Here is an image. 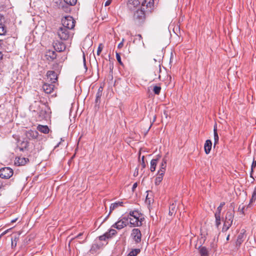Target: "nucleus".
<instances>
[{
  "label": "nucleus",
  "mask_w": 256,
  "mask_h": 256,
  "mask_svg": "<svg viewBox=\"0 0 256 256\" xmlns=\"http://www.w3.org/2000/svg\"><path fill=\"white\" fill-rule=\"evenodd\" d=\"M234 210H228L227 212L226 215L225 220L222 229V232H224L227 231L231 226L234 220Z\"/></svg>",
  "instance_id": "obj_1"
},
{
  "label": "nucleus",
  "mask_w": 256,
  "mask_h": 256,
  "mask_svg": "<svg viewBox=\"0 0 256 256\" xmlns=\"http://www.w3.org/2000/svg\"><path fill=\"white\" fill-rule=\"evenodd\" d=\"M146 19V14L144 8L136 10L134 14V20L136 24H140L144 22Z\"/></svg>",
  "instance_id": "obj_2"
},
{
  "label": "nucleus",
  "mask_w": 256,
  "mask_h": 256,
  "mask_svg": "<svg viewBox=\"0 0 256 256\" xmlns=\"http://www.w3.org/2000/svg\"><path fill=\"white\" fill-rule=\"evenodd\" d=\"M62 24L63 27L72 30L75 26V20L72 16H65L64 18L62 19Z\"/></svg>",
  "instance_id": "obj_3"
},
{
  "label": "nucleus",
  "mask_w": 256,
  "mask_h": 256,
  "mask_svg": "<svg viewBox=\"0 0 256 256\" xmlns=\"http://www.w3.org/2000/svg\"><path fill=\"white\" fill-rule=\"evenodd\" d=\"M57 33L58 37L62 40H67L71 36L69 30L63 26L58 28Z\"/></svg>",
  "instance_id": "obj_4"
},
{
  "label": "nucleus",
  "mask_w": 256,
  "mask_h": 256,
  "mask_svg": "<svg viewBox=\"0 0 256 256\" xmlns=\"http://www.w3.org/2000/svg\"><path fill=\"white\" fill-rule=\"evenodd\" d=\"M13 170L9 167H4L0 169V177L8 179L13 175Z\"/></svg>",
  "instance_id": "obj_5"
},
{
  "label": "nucleus",
  "mask_w": 256,
  "mask_h": 256,
  "mask_svg": "<svg viewBox=\"0 0 256 256\" xmlns=\"http://www.w3.org/2000/svg\"><path fill=\"white\" fill-rule=\"evenodd\" d=\"M60 68L56 70V72L54 70H48L46 73V76L48 80L52 84L56 82L58 80V72L59 71Z\"/></svg>",
  "instance_id": "obj_6"
},
{
  "label": "nucleus",
  "mask_w": 256,
  "mask_h": 256,
  "mask_svg": "<svg viewBox=\"0 0 256 256\" xmlns=\"http://www.w3.org/2000/svg\"><path fill=\"white\" fill-rule=\"evenodd\" d=\"M128 220V218L124 217L122 219L118 220L117 222L112 224V228H116L118 230H121L127 226Z\"/></svg>",
  "instance_id": "obj_7"
},
{
  "label": "nucleus",
  "mask_w": 256,
  "mask_h": 256,
  "mask_svg": "<svg viewBox=\"0 0 256 256\" xmlns=\"http://www.w3.org/2000/svg\"><path fill=\"white\" fill-rule=\"evenodd\" d=\"M132 236L135 241L136 243L138 244L140 242L142 238V234L140 230L138 228H134L132 230Z\"/></svg>",
  "instance_id": "obj_8"
},
{
  "label": "nucleus",
  "mask_w": 256,
  "mask_h": 256,
  "mask_svg": "<svg viewBox=\"0 0 256 256\" xmlns=\"http://www.w3.org/2000/svg\"><path fill=\"white\" fill-rule=\"evenodd\" d=\"M123 206V202H116L112 204L110 208V212L108 214V215L104 218V220H103V222H105L108 218L109 216L110 215V213L115 209L118 208L120 206Z\"/></svg>",
  "instance_id": "obj_9"
},
{
  "label": "nucleus",
  "mask_w": 256,
  "mask_h": 256,
  "mask_svg": "<svg viewBox=\"0 0 256 256\" xmlns=\"http://www.w3.org/2000/svg\"><path fill=\"white\" fill-rule=\"evenodd\" d=\"M168 160V154H166L162 159V161L160 166V168L158 171V172H162L164 174L165 173Z\"/></svg>",
  "instance_id": "obj_10"
},
{
  "label": "nucleus",
  "mask_w": 256,
  "mask_h": 256,
  "mask_svg": "<svg viewBox=\"0 0 256 256\" xmlns=\"http://www.w3.org/2000/svg\"><path fill=\"white\" fill-rule=\"evenodd\" d=\"M130 216L132 218L136 220H140L142 222L144 218L142 217V215L139 213L137 210L131 211L130 212Z\"/></svg>",
  "instance_id": "obj_11"
},
{
  "label": "nucleus",
  "mask_w": 256,
  "mask_h": 256,
  "mask_svg": "<svg viewBox=\"0 0 256 256\" xmlns=\"http://www.w3.org/2000/svg\"><path fill=\"white\" fill-rule=\"evenodd\" d=\"M140 4V2L138 0H128L127 5L128 8L130 10H134Z\"/></svg>",
  "instance_id": "obj_12"
},
{
  "label": "nucleus",
  "mask_w": 256,
  "mask_h": 256,
  "mask_svg": "<svg viewBox=\"0 0 256 256\" xmlns=\"http://www.w3.org/2000/svg\"><path fill=\"white\" fill-rule=\"evenodd\" d=\"M26 137L29 140L35 139L38 136V132L36 130H28L26 132Z\"/></svg>",
  "instance_id": "obj_13"
},
{
  "label": "nucleus",
  "mask_w": 256,
  "mask_h": 256,
  "mask_svg": "<svg viewBox=\"0 0 256 256\" xmlns=\"http://www.w3.org/2000/svg\"><path fill=\"white\" fill-rule=\"evenodd\" d=\"M54 86L52 84H44L42 86L44 91L46 94H51L54 90Z\"/></svg>",
  "instance_id": "obj_14"
},
{
  "label": "nucleus",
  "mask_w": 256,
  "mask_h": 256,
  "mask_svg": "<svg viewBox=\"0 0 256 256\" xmlns=\"http://www.w3.org/2000/svg\"><path fill=\"white\" fill-rule=\"evenodd\" d=\"M28 162V159L25 158H16L14 160V164L17 166H24Z\"/></svg>",
  "instance_id": "obj_15"
},
{
  "label": "nucleus",
  "mask_w": 256,
  "mask_h": 256,
  "mask_svg": "<svg viewBox=\"0 0 256 256\" xmlns=\"http://www.w3.org/2000/svg\"><path fill=\"white\" fill-rule=\"evenodd\" d=\"M54 48L57 52H61L64 51L66 47L63 42H58L54 44Z\"/></svg>",
  "instance_id": "obj_16"
},
{
  "label": "nucleus",
  "mask_w": 256,
  "mask_h": 256,
  "mask_svg": "<svg viewBox=\"0 0 256 256\" xmlns=\"http://www.w3.org/2000/svg\"><path fill=\"white\" fill-rule=\"evenodd\" d=\"M142 6H146L148 8V10L151 11L154 6V0H145L144 2H142Z\"/></svg>",
  "instance_id": "obj_17"
},
{
  "label": "nucleus",
  "mask_w": 256,
  "mask_h": 256,
  "mask_svg": "<svg viewBox=\"0 0 256 256\" xmlns=\"http://www.w3.org/2000/svg\"><path fill=\"white\" fill-rule=\"evenodd\" d=\"M103 88L100 86L96 92L95 103L96 106H98L100 102V98L102 96Z\"/></svg>",
  "instance_id": "obj_18"
},
{
  "label": "nucleus",
  "mask_w": 256,
  "mask_h": 256,
  "mask_svg": "<svg viewBox=\"0 0 256 256\" xmlns=\"http://www.w3.org/2000/svg\"><path fill=\"white\" fill-rule=\"evenodd\" d=\"M245 235V231L244 232H241L238 236L237 240L236 241V246H240L242 243L244 242Z\"/></svg>",
  "instance_id": "obj_19"
},
{
  "label": "nucleus",
  "mask_w": 256,
  "mask_h": 256,
  "mask_svg": "<svg viewBox=\"0 0 256 256\" xmlns=\"http://www.w3.org/2000/svg\"><path fill=\"white\" fill-rule=\"evenodd\" d=\"M212 146V141L210 140H208L206 141L204 145V152L206 154H210Z\"/></svg>",
  "instance_id": "obj_20"
},
{
  "label": "nucleus",
  "mask_w": 256,
  "mask_h": 256,
  "mask_svg": "<svg viewBox=\"0 0 256 256\" xmlns=\"http://www.w3.org/2000/svg\"><path fill=\"white\" fill-rule=\"evenodd\" d=\"M40 106L38 102L34 101L29 108L30 110L32 112H38V109L40 108Z\"/></svg>",
  "instance_id": "obj_21"
},
{
  "label": "nucleus",
  "mask_w": 256,
  "mask_h": 256,
  "mask_svg": "<svg viewBox=\"0 0 256 256\" xmlns=\"http://www.w3.org/2000/svg\"><path fill=\"white\" fill-rule=\"evenodd\" d=\"M37 130L40 132L46 134L49 132L50 129L47 126L38 125L37 126Z\"/></svg>",
  "instance_id": "obj_22"
},
{
  "label": "nucleus",
  "mask_w": 256,
  "mask_h": 256,
  "mask_svg": "<svg viewBox=\"0 0 256 256\" xmlns=\"http://www.w3.org/2000/svg\"><path fill=\"white\" fill-rule=\"evenodd\" d=\"M46 57L48 60H53L56 58V52L54 50H48L46 52Z\"/></svg>",
  "instance_id": "obj_23"
},
{
  "label": "nucleus",
  "mask_w": 256,
  "mask_h": 256,
  "mask_svg": "<svg viewBox=\"0 0 256 256\" xmlns=\"http://www.w3.org/2000/svg\"><path fill=\"white\" fill-rule=\"evenodd\" d=\"M28 146V141H22L18 146V148L20 151H24L27 149Z\"/></svg>",
  "instance_id": "obj_24"
},
{
  "label": "nucleus",
  "mask_w": 256,
  "mask_h": 256,
  "mask_svg": "<svg viewBox=\"0 0 256 256\" xmlns=\"http://www.w3.org/2000/svg\"><path fill=\"white\" fill-rule=\"evenodd\" d=\"M129 220L130 224L134 226H140L142 225V222L140 220H137L131 216L129 218Z\"/></svg>",
  "instance_id": "obj_25"
},
{
  "label": "nucleus",
  "mask_w": 256,
  "mask_h": 256,
  "mask_svg": "<svg viewBox=\"0 0 256 256\" xmlns=\"http://www.w3.org/2000/svg\"><path fill=\"white\" fill-rule=\"evenodd\" d=\"M199 252L200 256H209L208 251L205 246H200L199 248Z\"/></svg>",
  "instance_id": "obj_26"
},
{
  "label": "nucleus",
  "mask_w": 256,
  "mask_h": 256,
  "mask_svg": "<svg viewBox=\"0 0 256 256\" xmlns=\"http://www.w3.org/2000/svg\"><path fill=\"white\" fill-rule=\"evenodd\" d=\"M177 206L176 204L172 203L169 207V215L172 216L176 212Z\"/></svg>",
  "instance_id": "obj_27"
},
{
  "label": "nucleus",
  "mask_w": 256,
  "mask_h": 256,
  "mask_svg": "<svg viewBox=\"0 0 256 256\" xmlns=\"http://www.w3.org/2000/svg\"><path fill=\"white\" fill-rule=\"evenodd\" d=\"M158 176L156 178V180H155V184L156 185H158L162 181V180L163 179V176H164V174L158 172Z\"/></svg>",
  "instance_id": "obj_28"
},
{
  "label": "nucleus",
  "mask_w": 256,
  "mask_h": 256,
  "mask_svg": "<svg viewBox=\"0 0 256 256\" xmlns=\"http://www.w3.org/2000/svg\"><path fill=\"white\" fill-rule=\"evenodd\" d=\"M44 108L42 107L41 108V110L38 112L39 116L41 118H44L45 117V116L46 114V105L45 104H44Z\"/></svg>",
  "instance_id": "obj_29"
},
{
  "label": "nucleus",
  "mask_w": 256,
  "mask_h": 256,
  "mask_svg": "<svg viewBox=\"0 0 256 256\" xmlns=\"http://www.w3.org/2000/svg\"><path fill=\"white\" fill-rule=\"evenodd\" d=\"M158 159H152L150 162V170L153 172L156 170V168L157 164Z\"/></svg>",
  "instance_id": "obj_30"
},
{
  "label": "nucleus",
  "mask_w": 256,
  "mask_h": 256,
  "mask_svg": "<svg viewBox=\"0 0 256 256\" xmlns=\"http://www.w3.org/2000/svg\"><path fill=\"white\" fill-rule=\"evenodd\" d=\"M214 145H216L217 144H218V136L217 132V128H216V126H214Z\"/></svg>",
  "instance_id": "obj_31"
},
{
  "label": "nucleus",
  "mask_w": 256,
  "mask_h": 256,
  "mask_svg": "<svg viewBox=\"0 0 256 256\" xmlns=\"http://www.w3.org/2000/svg\"><path fill=\"white\" fill-rule=\"evenodd\" d=\"M140 252V249L136 248L132 250L130 253L128 254L127 256H136Z\"/></svg>",
  "instance_id": "obj_32"
},
{
  "label": "nucleus",
  "mask_w": 256,
  "mask_h": 256,
  "mask_svg": "<svg viewBox=\"0 0 256 256\" xmlns=\"http://www.w3.org/2000/svg\"><path fill=\"white\" fill-rule=\"evenodd\" d=\"M216 218V228H218L220 224V215L214 214Z\"/></svg>",
  "instance_id": "obj_33"
},
{
  "label": "nucleus",
  "mask_w": 256,
  "mask_h": 256,
  "mask_svg": "<svg viewBox=\"0 0 256 256\" xmlns=\"http://www.w3.org/2000/svg\"><path fill=\"white\" fill-rule=\"evenodd\" d=\"M6 32V28L2 24H0V35H4Z\"/></svg>",
  "instance_id": "obj_34"
},
{
  "label": "nucleus",
  "mask_w": 256,
  "mask_h": 256,
  "mask_svg": "<svg viewBox=\"0 0 256 256\" xmlns=\"http://www.w3.org/2000/svg\"><path fill=\"white\" fill-rule=\"evenodd\" d=\"M224 204H225V202H221L220 204V205L217 208L216 211V212L215 213L216 214L220 215L222 208V207L224 206Z\"/></svg>",
  "instance_id": "obj_35"
},
{
  "label": "nucleus",
  "mask_w": 256,
  "mask_h": 256,
  "mask_svg": "<svg viewBox=\"0 0 256 256\" xmlns=\"http://www.w3.org/2000/svg\"><path fill=\"white\" fill-rule=\"evenodd\" d=\"M99 240H106L108 238H110V236H108V234L107 232H106L102 236H99Z\"/></svg>",
  "instance_id": "obj_36"
},
{
  "label": "nucleus",
  "mask_w": 256,
  "mask_h": 256,
  "mask_svg": "<svg viewBox=\"0 0 256 256\" xmlns=\"http://www.w3.org/2000/svg\"><path fill=\"white\" fill-rule=\"evenodd\" d=\"M108 236H110V238H112L114 236H115L117 234V232L114 229H110L108 232H106Z\"/></svg>",
  "instance_id": "obj_37"
},
{
  "label": "nucleus",
  "mask_w": 256,
  "mask_h": 256,
  "mask_svg": "<svg viewBox=\"0 0 256 256\" xmlns=\"http://www.w3.org/2000/svg\"><path fill=\"white\" fill-rule=\"evenodd\" d=\"M66 4L70 6H74L76 4L77 0H64Z\"/></svg>",
  "instance_id": "obj_38"
},
{
  "label": "nucleus",
  "mask_w": 256,
  "mask_h": 256,
  "mask_svg": "<svg viewBox=\"0 0 256 256\" xmlns=\"http://www.w3.org/2000/svg\"><path fill=\"white\" fill-rule=\"evenodd\" d=\"M161 90L160 86H156L154 87L153 91L156 94H159Z\"/></svg>",
  "instance_id": "obj_39"
},
{
  "label": "nucleus",
  "mask_w": 256,
  "mask_h": 256,
  "mask_svg": "<svg viewBox=\"0 0 256 256\" xmlns=\"http://www.w3.org/2000/svg\"><path fill=\"white\" fill-rule=\"evenodd\" d=\"M256 200V186L254 188L252 198L250 199V202H254Z\"/></svg>",
  "instance_id": "obj_40"
},
{
  "label": "nucleus",
  "mask_w": 256,
  "mask_h": 256,
  "mask_svg": "<svg viewBox=\"0 0 256 256\" xmlns=\"http://www.w3.org/2000/svg\"><path fill=\"white\" fill-rule=\"evenodd\" d=\"M104 48V46L102 44H100L98 46V48L97 50V55L100 56V54L101 53L102 49Z\"/></svg>",
  "instance_id": "obj_41"
},
{
  "label": "nucleus",
  "mask_w": 256,
  "mask_h": 256,
  "mask_svg": "<svg viewBox=\"0 0 256 256\" xmlns=\"http://www.w3.org/2000/svg\"><path fill=\"white\" fill-rule=\"evenodd\" d=\"M116 58L118 63L122 66L123 65L120 54L116 52Z\"/></svg>",
  "instance_id": "obj_42"
},
{
  "label": "nucleus",
  "mask_w": 256,
  "mask_h": 256,
  "mask_svg": "<svg viewBox=\"0 0 256 256\" xmlns=\"http://www.w3.org/2000/svg\"><path fill=\"white\" fill-rule=\"evenodd\" d=\"M140 162H141L140 165H141L142 168H144L146 167V165L144 162V156H142Z\"/></svg>",
  "instance_id": "obj_43"
},
{
  "label": "nucleus",
  "mask_w": 256,
  "mask_h": 256,
  "mask_svg": "<svg viewBox=\"0 0 256 256\" xmlns=\"http://www.w3.org/2000/svg\"><path fill=\"white\" fill-rule=\"evenodd\" d=\"M124 42V39L122 38V42L118 44V48H121L123 46Z\"/></svg>",
  "instance_id": "obj_44"
},
{
  "label": "nucleus",
  "mask_w": 256,
  "mask_h": 256,
  "mask_svg": "<svg viewBox=\"0 0 256 256\" xmlns=\"http://www.w3.org/2000/svg\"><path fill=\"white\" fill-rule=\"evenodd\" d=\"M83 234V233L82 232H80V233L79 234H78L76 236H75L74 238H70V242L74 239V238H79V236H81ZM70 243H69L70 244Z\"/></svg>",
  "instance_id": "obj_45"
},
{
  "label": "nucleus",
  "mask_w": 256,
  "mask_h": 256,
  "mask_svg": "<svg viewBox=\"0 0 256 256\" xmlns=\"http://www.w3.org/2000/svg\"><path fill=\"white\" fill-rule=\"evenodd\" d=\"M62 8L63 9V10L64 11H65L66 12H70V8H69L67 7L66 6H62Z\"/></svg>",
  "instance_id": "obj_46"
},
{
  "label": "nucleus",
  "mask_w": 256,
  "mask_h": 256,
  "mask_svg": "<svg viewBox=\"0 0 256 256\" xmlns=\"http://www.w3.org/2000/svg\"><path fill=\"white\" fill-rule=\"evenodd\" d=\"M137 186H138V184H137V182H135V183L133 184L132 187V192H134V190H135V189L136 188Z\"/></svg>",
  "instance_id": "obj_47"
},
{
  "label": "nucleus",
  "mask_w": 256,
  "mask_h": 256,
  "mask_svg": "<svg viewBox=\"0 0 256 256\" xmlns=\"http://www.w3.org/2000/svg\"><path fill=\"white\" fill-rule=\"evenodd\" d=\"M256 166V160H254L252 164V170L253 168Z\"/></svg>",
  "instance_id": "obj_48"
},
{
  "label": "nucleus",
  "mask_w": 256,
  "mask_h": 256,
  "mask_svg": "<svg viewBox=\"0 0 256 256\" xmlns=\"http://www.w3.org/2000/svg\"><path fill=\"white\" fill-rule=\"evenodd\" d=\"M112 0H108L105 2L104 6H109V5L110 4V3L112 2Z\"/></svg>",
  "instance_id": "obj_49"
},
{
  "label": "nucleus",
  "mask_w": 256,
  "mask_h": 256,
  "mask_svg": "<svg viewBox=\"0 0 256 256\" xmlns=\"http://www.w3.org/2000/svg\"><path fill=\"white\" fill-rule=\"evenodd\" d=\"M6 186L5 184H4V182L0 181V189L4 188Z\"/></svg>",
  "instance_id": "obj_50"
},
{
  "label": "nucleus",
  "mask_w": 256,
  "mask_h": 256,
  "mask_svg": "<svg viewBox=\"0 0 256 256\" xmlns=\"http://www.w3.org/2000/svg\"><path fill=\"white\" fill-rule=\"evenodd\" d=\"M146 202H148L149 204H150V198H148V196H146Z\"/></svg>",
  "instance_id": "obj_51"
},
{
  "label": "nucleus",
  "mask_w": 256,
  "mask_h": 256,
  "mask_svg": "<svg viewBox=\"0 0 256 256\" xmlns=\"http://www.w3.org/2000/svg\"><path fill=\"white\" fill-rule=\"evenodd\" d=\"M3 58V54H2V52H0V60L2 59Z\"/></svg>",
  "instance_id": "obj_52"
},
{
  "label": "nucleus",
  "mask_w": 256,
  "mask_h": 256,
  "mask_svg": "<svg viewBox=\"0 0 256 256\" xmlns=\"http://www.w3.org/2000/svg\"><path fill=\"white\" fill-rule=\"evenodd\" d=\"M8 230H6V231H4V232H3L2 234H1V236H4V235L5 234H6L8 232Z\"/></svg>",
  "instance_id": "obj_53"
},
{
  "label": "nucleus",
  "mask_w": 256,
  "mask_h": 256,
  "mask_svg": "<svg viewBox=\"0 0 256 256\" xmlns=\"http://www.w3.org/2000/svg\"><path fill=\"white\" fill-rule=\"evenodd\" d=\"M16 220H17V218H16V219L12 220L11 222H12V223L15 222H16Z\"/></svg>",
  "instance_id": "obj_54"
},
{
  "label": "nucleus",
  "mask_w": 256,
  "mask_h": 256,
  "mask_svg": "<svg viewBox=\"0 0 256 256\" xmlns=\"http://www.w3.org/2000/svg\"><path fill=\"white\" fill-rule=\"evenodd\" d=\"M244 207H242V209L240 210V212H241L242 214H244Z\"/></svg>",
  "instance_id": "obj_55"
},
{
  "label": "nucleus",
  "mask_w": 256,
  "mask_h": 256,
  "mask_svg": "<svg viewBox=\"0 0 256 256\" xmlns=\"http://www.w3.org/2000/svg\"><path fill=\"white\" fill-rule=\"evenodd\" d=\"M156 119V116H154L153 122H155Z\"/></svg>",
  "instance_id": "obj_56"
},
{
  "label": "nucleus",
  "mask_w": 256,
  "mask_h": 256,
  "mask_svg": "<svg viewBox=\"0 0 256 256\" xmlns=\"http://www.w3.org/2000/svg\"><path fill=\"white\" fill-rule=\"evenodd\" d=\"M230 238V235H228L227 238H226V240H228Z\"/></svg>",
  "instance_id": "obj_57"
},
{
  "label": "nucleus",
  "mask_w": 256,
  "mask_h": 256,
  "mask_svg": "<svg viewBox=\"0 0 256 256\" xmlns=\"http://www.w3.org/2000/svg\"><path fill=\"white\" fill-rule=\"evenodd\" d=\"M138 36L140 38H142V36L140 34H138Z\"/></svg>",
  "instance_id": "obj_58"
},
{
  "label": "nucleus",
  "mask_w": 256,
  "mask_h": 256,
  "mask_svg": "<svg viewBox=\"0 0 256 256\" xmlns=\"http://www.w3.org/2000/svg\"><path fill=\"white\" fill-rule=\"evenodd\" d=\"M12 246L14 245V244H13V242H12Z\"/></svg>",
  "instance_id": "obj_59"
},
{
  "label": "nucleus",
  "mask_w": 256,
  "mask_h": 256,
  "mask_svg": "<svg viewBox=\"0 0 256 256\" xmlns=\"http://www.w3.org/2000/svg\"><path fill=\"white\" fill-rule=\"evenodd\" d=\"M12 246L14 245V244H13V242H12Z\"/></svg>",
  "instance_id": "obj_60"
},
{
  "label": "nucleus",
  "mask_w": 256,
  "mask_h": 256,
  "mask_svg": "<svg viewBox=\"0 0 256 256\" xmlns=\"http://www.w3.org/2000/svg\"><path fill=\"white\" fill-rule=\"evenodd\" d=\"M84 62H85V58H84Z\"/></svg>",
  "instance_id": "obj_61"
},
{
  "label": "nucleus",
  "mask_w": 256,
  "mask_h": 256,
  "mask_svg": "<svg viewBox=\"0 0 256 256\" xmlns=\"http://www.w3.org/2000/svg\"><path fill=\"white\" fill-rule=\"evenodd\" d=\"M2 17V16L0 14V18Z\"/></svg>",
  "instance_id": "obj_62"
},
{
  "label": "nucleus",
  "mask_w": 256,
  "mask_h": 256,
  "mask_svg": "<svg viewBox=\"0 0 256 256\" xmlns=\"http://www.w3.org/2000/svg\"><path fill=\"white\" fill-rule=\"evenodd\" d=\"M255 240H256V238Z\"/></svg>",
  "instance_id": "obj_63"
}]
</instances>
